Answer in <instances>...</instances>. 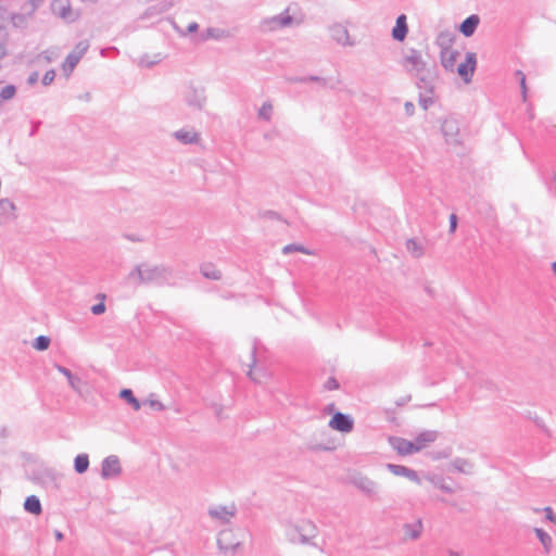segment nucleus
<instances>
[{
	"label": "nucleus",
	"instance_id": "44",
	"mask_svg": "<svg viewBox=\"0 0 556 556\" xmlns=\"http://www.w3.org/2000/svg\"><path fill=\"white\" fill-rule=\"evenodd\" d=\"M55 368H56V370H58L60 374H62L64 377H66V379H67V380L70 379V377H72V376H73L72 371H71L68 368H66V367H64V366H62V365H58V364H56V365H55Z\"/></svg>",
	"mask_w": 556,
	"mask_h": 556
},
{
	"label": "nucleus",
	"instance_id": "54",
	"mask_svg": "<svg viewBox=\"0 0 556 556\" xmlns=\"http://www.w3.org/2000/svg\"><path fill=\"white\" fill-rule=\"evenodd\" d=\"M545 511H546L547 519H549L551 521H555L556 520V518L553 516V510H552L551 507H546Z\"/></svg>",
	"mask_w": 556,
	"mask_h": 556
},
{
	"label": "nucleus",
	"instance_id": "12",
	"mask_svg": "<svg viewBox=\"0 0 556 556\" xmlns=\"http://www.w3.org/2000/svg\"><path fill=\"white\" fill-rule=\"evenodd\" d=\"M441 130H442V134L447 143H457L458 142L457 137H458V132H459V127H458V123L455 118H452V117L445 118L442 122Z\"/></svg>",
	"mask_w": 556,
	"mask_h": 556
},
{
	"label": "nucleus",
	"instance_id": "25",
	"mask_svg": "<svg viewBox=\"0 0 556 556\" xmlns=\"http://www.w3.org/2000/svg\"><path fill=\"white\" fill-rule=\"evenodd\" d=\"M404 532L405 535L408 536L412 540H416L420 536L422 532V522L420 519L413 523H406L404 525Z\"/></svg>",
	"mask_w": 556,
	"mask_h": 556
},
{
	"label": "nucleus",
	"instance_id": "42",
	"mask_svg": "<svg viewBox=\"0 0 556 556\" xmlns=\"http://www.w3.org/2000/svg\"><path fill=\"white\" fill-rule=\"evenodd\" d=\"M294 81H300V83L318 81V83H320L323 85L326 84V79L321 78V77H318V76H308V77H304V78H299V79H295Z\"/></svg>",
	"mask_w": 556,
	"mask_h": 556
},
{
	"label": "nucleus",
	"instance_id": "22",
	"mask_svg": "<svg viewBox=\"0 0 556 556\" xmlns=\"http://www.w3.org/2000/svg\"><path fill=\"white\" fill-rule=\"evenodd\" d=\"M408 33L406 16L401 14L397 16L395 26L392 29V36L397 41H403Z\"/></svg>",
	"mask_w": 556,
	"mask_h": 556
},
{
	"label": "nucleus",
	"instance_id": "45",
	"mask_svg": "<svg viewBox=\"0 0 556 556\" xmlns=\"http://www.w3.org/2000/svg\"><path fill=\"white\" fill-rule=\"evenodd\" d=\"M91 312L94 315H100L105 312V305L104 303H98L91 307Z\"/></svg>",
	"mask_w": 556,
	"mask_h": 556
},
{
	"label": "nucleus",
	"instance_id": "34",
	"mask_svg": "<svg viewBox=\"0 0 556 556\" xmlns=\"http://www.w3.org/2000/svg\"><path fill=\"white\" fill-rule=\"evenodd\" d=\"M16 93V88L13 85H7L0 91V106L4 101L11 100Z\"/></svg>",
	"mask_w": 556,
	"mask_h": 556
},
{
	"label": "nucleus",
	"instance_id": "47",
	"mask_svg": "<svg viewBox=\"0 0 556 556\" xmlns=\"http://www.w3.org/2000/svg\"><path fill=\"white\" fill-rule=\"evenodd\" d=\"M457 227V216L455 214L450 215V232H454Z\"/></svg>",
	"mask_w": 556,
	"mask_h": 556
},
{
	"label": "nucleus",
	"instance_id": "18",
	"mask_svg": "<svg viewBox=\"0 0 556 556\" xmlns=\"http://www.w3.org/2000/svg\"><path fill=\"white\" fill-rule=\"evenodd\" d=\"M455 40V33L451 29L441 30L435 38L440 51L451 50Z\"/></svg>",
	"mask_w": 556,
	"mask_h": 556
},
{
	"label": "nucleus",
	"instance_id": "4",
	"mask_svg": "<svg viewBox=\"0 0 556 556\" xmlns=\"http://www.w3.org/2000/svg\"><path fill=\"white\" fill-rule=\"evenodd\" d=\"M88 49H89V41L81 40L68 53V55L66 56V59L64 60V62L62 64V71L64 72L66 77H68L73 73L76 65L79 63V61L85 55V53L88 51Z\"/></svg>",
	"mask_w": 556,
	"mask_h": 556
},
{
	"label": "nucleus",
	"instance_id": "56",
	"mask_svg": "<svg viewBox=\"0 0 556 556\" xmlns=\"http://www.w3.org/2000/svg\"><path fill=\"white\" fill-rule=\"evenodd\" d=\"M54 536H55V539H56L58 541H62V540H63V538H64L63 533H62L61 531H59V530H55V531H54Z\"/></svg>",
	"mask_w": 556,
	"mask_h": 556
},
{
	"label": "nucleus",
	"instance_id": "27",
	"mask_svg": "<svg viewBox=\"0 0 556 556\" xmlns=\"http://www.w3.org/2000/svg\"><path fill=\"white\" fill-rule=\"evenodd\" d=\"M89 467V456L85 453L78 454L74 459V469L77 473H84Z\"/></svg>",
	"mask_w": 556,
	"mask_h": 556
},
{
	"label": "nucleus",
	"instance_id": "16",
	"mask_svg": "<svg viewBox=\"0 0 556 556\" xmlns=\"http://www.w3.org/2000/svg\"><path fill=\"white\" fill-rule=\"evenodd\" d=\"M391 446L400 454V455H410L416 453L413 441L403 439V438H391L390 439Z\"/></svg>",
	"mask_w": 556,
	"mask_h": 556
},
{
	"label": "nucleus",
	"instance_id": "61",
	"mask_svg": "<svg viewBox=\"0 0 556 556\" xmlns=\"http://www.w3.org/2000/svg\"><path fill=\"white\" fill-rule=\"evenodd\" d=\"M218 544L220 548H224V546L222 545V538L218 539Z\"/></svg>",
	"mask_w": 556,
	"mask_h": 556
},
{
	"label": "nucleus",
	"instance_id": "9",
	"mask_svg": "<svg viewBox=\"0 0 556 556\" xmlns=\"http://www.w3.org/2000/svg\"><path fill=\"white\" fill-rule=\"evenodd\" d=\"M352 484L367 496L374 497L378 494L379 486L370 478L362 475L352 478Z\"/></svg>",
	"mask_w": 556,
	"mask_h": 556
},
{
	"label": "nucleus",
	"instance_id": "11",
	"mask_svg": "<svg viewBox=\"0 0 556 556\" xmlns=\"http://www.w3.org/2000/svg\"><path fill=\"white\" fill-rule=\"evenodd\" d=\"M51 10L54 15L68 22L76 20V15L72 11L70 0H53L51 3Z\"/></svg>",
	"mask_w": 556,
	"mask_h": 556
},
{
	"label": "nucleus",
	"instance_id": "31",
	"mask_svg": "<svg viewBox=\"0 0 556 556\" xmlns=\"http://www.w3.org/2000/svg\"><path fill=\"white\" fill-rule=\"evenodd\" d=\"M59 56V53L55 49H48L42 51L36 56L37 63H51L54 60H56Z\"/></svg>",
	"mask_w": 556,
	"mask_h": 556
},
{
	"label": "nucleus",
	"instance_id": "37",
	"mask_svg": "<svg viewBox=\"0 0 556 556\" xmlns=\"http://www.w3.org/2000/svg\"><path fill=\"white\" fill-rule=\"evenodd\" d=\"M50 345V338L46 336H39L35 339L34 348L38 351H45Z\"/></svg>",
	"mask_w": 556,
	"mask_h": 556
},
{
	"label": "nucleus",
	"instance_id": "39",
	"mask_svg": "<svg viewBox=\"0 0 556 556\" xmlns=\"http://www.w3.org/2000/svg\"><path fill=\"white\" fill-rule=\"evenodd\" d=\"M67 382L75 392L81 393L83 380L78 376L73 375Z\"/></svg>",
	"mask_w": 556,
	"mask_h": 556
},
{
	"label": "nucleus",
	"instance_id": "58",
	"mask_svg": "<svg viewBox=\"0 0 556 556\" xmlns=\"http://www.w3.org/2000/svg\"><path fill=\"white\" fill-rule=\"evenodd\" d=\"M448 556H462V555L459 553H457V552L450 551L448 552Z\"/></svg>",
	"mask_w": 556,
	"mask_h": 556
},
{
	"label": "nucleus",
	"instance_id": "52",
	"mask_svg": "<svg viewBox=\"0 0 556 556\" xmlns=\"http://www.w3.org/2000/svg\"><path fill=\"white\" fill-rule=\"evenodd\" d=\"M108 51H114L115 53H118V50L115 47L101 49L100 53L102 56H106Z\"/></svg>",
	"mask_w": 556,
	"mask_h": 556
},
{
	"label": "nucleus",
	"instance_id": "23",
	"mask_svg": "<svg viewBox=\"0 0 556 556\" xmlns=\"http://www.w3.org/2000/svg\"><path fill=\"white\" fill-rule=\"evenodd\" d=\"M208 514L212 518L218 519L224 523L229 522L230 518L233 516V511L229 510L226 506L211 508Z\"/></svg>",
	"mask_w": 556,
	"mask_h": 556
},
{
	"label": "nucleus",
	"instance_id": "41",
	"mask_svg": "<svg viewBox=\"0 0 556 556\" xmlns=\"http://www.w3.org/2000/svg\"><path fill=\"white\" fill-rule=\"evenodd\" d=\"M54 78H55V72L53 70L47 71L42 77V85L49 86L50 84L53 83Z\"/></svg>",
	"mask_w": 556,
	"mask_h": 556
},
{
	"label": "nucleus",
	"instance_id": "53",
	"mask_svg": "<svg viewBox=\"0 0 556 556\" xmlns=\"http://www.w3.org/2000/svg\"><path fill=\"white\" fill-rule=\"evenodd\" d=\"M545 511H546L547 519H549L551 521H555L556 520V518L553 516V510H552L551 507H546Z\"/></svg>",
	"mask_w": 556,
	"mask_h": 556
},
{
	"label": "nucleus",
	"instance_id": "29",
	"mask_svg": "<svg viewBox=\"0 0 556 556\" xmlns=\"http://www.w3.org/2000/svg\"><path fill=\"white\" fill-rule=\"evenodd\" d=\"M452 466L454 469L465 475H470L473 472L472 464L464 458H456Z\"/></svg>",
	"mask_w": 556,
	"mask_h": 556
},
{
	"label": "nucleus",
	"instance_id": "57",
	"mask_svg": "<svg viewBox=\"0 0 556 556\" xmlns=\"http://www.w3.org/2000/svg\"><path fill=\"white\" fill-rule=\"evenodd\" d=\"M39 124H40V123L38 122V123H36V124L34 125V127L31 128V131H30V134H29L30 136H35V134H36V132H37V130H38Z\"/></svg>",
	"mask_w": 556,
	"mask_h": 556
},
{
	"label": "nucleus",
	"instance_id": "30",
	"mask_svg": "<svg viewBox=\"0 0 556 556\" xmlns=\"http://www.w3.org/2000/svg\"><path fill=\"white\" fill-rule=\"evenodd\" d=\"M201 273L207 279L219 280L222 278V273L213 264H203Z\"/></svg>",
	"mask_w": 556,
	"mask_h": 556
},
{
	"label": "nucleus",
	"instance_id": "17",
	"mask_svg": "<svg viewBox=\"0 0 556 556\" xmlns=\"http://www.w3.org/2000/svg\"><path fill=\"white\" fill-rule=\"evenodd\" d=\"M174 138L184 144L198 143L200 140V134L194 129H179L173 134Z\"/></svg>",
	"mask_w": 556,
	"mask_h": 556
},
{
	"label": "nucleus",
	"instance_id": "10",
	"mask_svg": "<svg viewBox=\"0 0 556 556\" xmlns=\"http://www.w3.org/2000/svg\"><path fill=\"white\" fill-rule=\"evenodd\" d=\"M122 471L119 459L115 455H110L102 460L101 476L104 479L117 477Z\"/></svg>",
	"mask_w": 556,
	"mask_h": 556
},
{
	"label": "nucleus",
	"instance_id": "50",
	"mask_svg": "<svg viewBox=\"0 0 556 556\" xmlns=\"http://www.w3.org/2000/svg\"><path fill=\"white\" fill-rule=\"evenodd\" d=\"M150 405L157 410L164 409V405L160 401H151Z\"/></svg>",
	"mask_w": 556,
	"mask_h": 556
},
{
	"label": "nucleus",
	"instance_id": "8",
	"mask_svg": "<svg viewBox=\"0 0 556 556\" xmlns=\"http://www.w3.org/2000/svg\"><path fill=\"white\" fill-rule=\"evenodd\" d=\"M329 427L333 430L349 433L353 430L354 420L350 415L338 412L331 417Z\"/></svg>",
	"mask_w": 556,
	"mask_h": 556
},
{
	"label": "nucleus",
	"instance_id": "43",
	"mask_svg": "<svg viewBox=\"0 0 556 556\" xmlns=\"http://www.w3.org/2000/svg\"><path fill=\"white\" fill-rule=\"evenodd\" d=\"M325 388L329 391L331 390H337L339 388V383L338 381L336 380V378L333 377H330L328 378V380L326 381L325 383Z\"/></svg>",
	"mask_w": 556,
	"mask_h": 556
},
{
	"label": "nucleus",
	"instance_id": "51",
	"mask_svg": "<svg viewBox=\"0 0 556 556\" xmlns=\"http://www.w3.org/2000/svg\"><path fill=\"white\" fill-rule=\"evenodd\" d=\"M198 28H199L198 23L192 22V23H190V24L188 25V27H187V31H188V33H194V31H197V30H198Z\"/></svg>",
	"mask_w": 556,
	"mask_h": 556
},
{
	"label": "nucleus",
	"instance_id": "35",
	"mask_svg": "<svg viewBox=\"0 0 556 556\" xmlns=\"http://www.w3.org/2000/svg\"><path fill=\"white\" fill-rule=\"evenodd\" d=\"M535 534L540 542L542 543V545L544 546L545 551L548 552L552 546V538L549 536V534H547L543 529L540 528H535Z\"/></svg>",
	"mask_w": 556,
	"mask_h": 556
},
{
	"label": "nucleus",
	"instance_id": "14",
	"mask_svg": "<svg viewBox=\"0 0 556 556\" xmlns=\"http://www.w3.org/2000/svg\"><path fill=\"white\" fill-rule=\"evenodd\" d=\"M331 38L342 46H353V41L350 39L349 30L341 24H334L330 27Z\"/></svg>",
	"mask_w": 556,
	"mask_h": 556
},
{
	"label": "nucleus",
	"instance_id": "13",
	"mask_svg": "<svg viewBox=\"0 0 556 556\" xmlns=\"http://www.w3.org/2000/svg\"><path fill=\"white\" fill-rule=\"evenodd\" d=\"M387 469L394 476L405 477L413 482H416L418 484L420 483V478H419L418 473L415 470H413L406 466L396 465V464H387Z\"/></svg>",
	"mask_w": 556,
	"mask_h": 556
},
{
	"label": "nucleus",
	"instance_id": "5",
	"mask_svg": "<svg viewBox=\"0 0 556 556\" xmlns=\"http://www.w3.org/2000/svg\"><path fill=\"white\" fill-rule=\"evenodd\" d=\"M293 23V17L289 13V8H287L280 14L266 17L261 22V27L265 31H275L278 29H282L291 26Z\"/></svg>",
	"mask_w": 556,
	"mask_h": 556
},
{
	"label": "nucleus",
	"instance_id": "15",
	"mask_svg": "<svg viewBox=\"0 0 556 556\" xmlns=\"http://www.w3.org/2000/svg\"><path fill=\"white\" fill-rule=\"evenodd\" d=\"M438 438L437 431L432 430H426L420 432L414 440L413 444L415 447L416 453L420 452L425 447H427L429 444L434 442Z\"/></svg>",
	"mask_w": 556,
	"mask_h": 556
},
{
	"label": "nucleus",
	"instance_id": "3",
	"mask_svg": "<svg viewBox=\"0 0 556 556\" xmlns=\"http://www.w3.org/2000/svg\"><path fill=\"white\" fill-rule=\"evenodd\" d=\"M286 535L291 543H309L317 534L316 526L309 520L288 522L285 528Z\"/></svg>",
	"mask_w": 556,
	"mask_h": 556
},
{
	"label": "nucleus",
	"instance_id": "33",
	"mask_svg": "<svg viewBox=\"0 0 556 556\" xmlns=\"http://www.w3.org/2000/svg\"><path fill=\"white\" fill-rule=\"evenodd\" d=\"M406 249L414 257L418 258L424 255L422 247L415 239L406 241Z\"/></svg>",
	"mask_w": 556,
	"mask_h": 556
},
{
	"label": "nucleus",
	"instance_id": "59",
	"mask_svg": "<svg viewBox=\"0 0 556 556\" xmlns=\"http://www.w3.org/2000/svg\"><path fill=\"white\" fill-rule=\"evenodd\" d=\"M551 188L556 192V177L554 178V185Z\"/></svg>",
	"mask_w": 556,
	"mask_h": 556
},
{
	"label": "nucleus",
	"instance_id": "46",
	"mask_svg": "<svg viewBox=\"0 0 556 556\" xmlns=\"http://www.w3.org/2000/svg\"><path fill=\"white\" fill-rule=\"evenodd\" d=\"M38 78H39V74L38 72H33L29 74V76L27 77V84L29 86H33L35 85L37 81H38Z\"/></svg>",
	"mask_w": 556,
	"mask_h": 556
},
{
	"label": "nucleus",
	"instance_id": "6",
	"mask_svg": "<svg viewBox=\"0 0 556 556\" xmlns=\"http://www.w3.org/2000/svg\"><path fill=\"white\" fill-rule=\"evenodd\" d=\"M184 100L190 108L200 111L205 105L206 97L203 89L190 86L184 93Z\"/></svg>",
	"mask_w": 556,
	"mask_h": 556
},
{
	"label": "nucleus",
	"instance_id": "20",
	"mask_svg": "<svg viewBox=\"0 0 556 556\" xmlns=\"http://www.w3.org/2000/svg\"><path fill=\"white\" fill-rule=\"evenodd\" d=\"M459 52L456 50L440 51L441 64L445 71L454 72Z\"/></svg>",
	"mask_w": 556,
	"mask_h": 556
},
{
	"label": "nucleus",
	"instance_id": "28",
	"mask_svg": "<svg viewBox=\"0 0 556 556\" xmlns=\"http://www.w3.org/2000/svg\"><path fill=\"white\" fill-rule=\"evenodd\" d=\"M121 399L125 400L135 410H139L141 408V404L139 400L134 395L130 389H123L119 392Z\"/></svg>",
	"mask_w": 556,
	"mask_h": 556
},
{
	"label": "nucleus",
	"instance_id": "19",
	"mask_svg": "<svg viewBox=\"0 0 556 556\" xmlns=\"http://www.w3.org/2000/svg\"><path fill=\"white\" fill-rule=\"evenodd\" d=\"M15 218V205L9 199L0 200V224L8 223Z\"/></svg>",
	"mask_w": 556,
	"mask_h": 556
},
{
	"label": "nucleus",
	"instance_id": "40",
	"mask_svg": "<svg viewBox=\"0 0 556 556\" xmlns=\"http://www.w3.org/2000/svg\"><path fill=\"white\" fill-rule=\"evenodd\" d=\"M516 75L520 79V88H521L522 98H523V100H526V98H527L526 76L521 71H517Z\"/></svg>",
	"mask_w": 556,
	"mask_h": 556
},
{
	"label": "nucleus",
	"instance_id": "49",
	"mask_svg": "<svg viewBox=\"0 0 556 556\" xmlns=\"http://www.w3.org/2000/svg\"><path fill=\"white\" fill-rule=\"evenodd\" d=\"M404 108H405V112H406V114H407V115H409V116H410V115H413V114H414V112H415V105H414L412 102H406V103H405V105H404Z\"/></svg>",
	"mask_w": 556,
	"mask_h": 556
},
{
	"label": "nucleus",
	"instance_id": "48",
	"mask_svg": "<svg viewBox=\"0 0 556 556\" xmlns=\"http://www.w3.org/2000/svg\"><path fill=\"white\" fill-rule=\"evenodd\" d=\"M255 352H256V346H255V345H253V348H252V364H250V365H249V367H250L249 376H250L252 379H254V378H253V376H252V367H254V366H255V364H256V359H255V356H254V355H255Z\"/></svg>",
	"mask_w": 556,
	"mask_h": 556
},
{
	"label": "nucleus",
	"instance_id": "2",
	"mask_svg": "<svg viewBox=\"0 0 556 556\" xmlns=\"http://www.w3.org/2000/svg\"><path fill=\"white\" fill-rule=\"evenodd\" d=\"M170 276L169 269L163 266L142 264L136 266L129 274V279L137 283H165Z\"/></svg>",
	"mask_w": 556,
	"mask_h": 556
},
{
	"label": "nucleus",
	"instance_id": "36",
	"mask_svg": "<svg viewBox=\"0 0 556 556\" xmlns=\"http://www.w3.org/2000/svg\"><path fill=\"white\" fill-rule=\"evenodd\" d=\"M273 113V105L270 102H264L258 110V117L265 121H269Z\"/></svg>",
	"mask_w": 556,
	"mask_h": 556
},
{
	"label": "nucleus",
	"instance_id": "60",
	"mask_svg": "<svg viewBox=\"0 0 556 556\" xmlns=\"http://www.w3.org/2000/svg\"><path fill=\"white\" fill-rule=\"evenodd\" d=\"M552 268H553V271L555 273L556 275V261L552 264Z\"/></svg>",
	"mask_w": 556,
	"mask_h": 556
},
{
	"label": "nucleus",
	"instance_id": "7",
	"mask_svg": "<svg viewBox=\"0 0 556 556\" xmlns=\"http://www.w3.org/2000/svg\"><path fill=\"white\" fill-rule=\"evenodd\" d=\"M476 66H477L476 53L467 52L465 62L460 63L457 66L456 72L462 77L464 83L469 84L472 79Z\"/></svg>",
	"mask_w": 556,
	"mask_h": 556
},
{
	"label": "nucleus",
	"instance_id": "21",
	"mask_svg": "<svg viewBox=\"0 0 556 556\" xmlns=\"http://www.w3.org/2000/svg\"><path fill=\"white\" fill-rule=\"evenodd\" d=\"M480 23V18L478 15L476 14H472L470 16H468L467 18H465L460 25H459V31L465 36V37H470L475 34L478 25Z\"/></svg>",
	"mask_w": 556,
	"mask_h": 556
},
{
	"label": "nucleus",
	"instance_id": "26",
	"mask_svg": "<svg viewBox=\"0 0 556 556\" xmlns=\"http://www.w3.org/2000/svg\"><path fill=\"white\" fill-rule=\"evenodd\" d=\"M203 39H215V40H222L228 37V33L225 29L216 28V27H208L205 29V31L202 35Z\"/></svg>",
	"mask_w": 556,
	"mask_h": 556
},
{
	"label": "nucleus",
	"instance_id": "1",
	"mask_svg": "<svg viewBox=\"0 0 556 556\" xmlns=\"http://www.w3.org/2000/svg\"><path fill=\"white\" fill-rule=\"evenodd\" d=\"M402 65L404 68L414 76L417 81V87L419 89H429L432 90V83L435 78L434 68H431L427 65V62L422 59L420 51L416 49H409L404 58Z\"/></svg>",
	"mask_w": 556,
	"mask_h": 556
},
{
	"label": "nucleus",
	"instance_id": "55",
	"mask_svg": "<svg viewBox=\"0 0 556 556\" xmlns=\"http://www.w3.org/2000/svg\"><path fill=\"white\" fill-rule=\"evenodd\" d=\"M33 7V10L37 9L45 0H29Z\"/></svg>",
	"mask_w": 556,
	"mask_h": 556
},
{
	"label": "nucleus",
	"instance_id": "24",
	"mask_svg": "<svg viewBox=\"0 0 556 556\" xmlns=\"http://www.w3.org/2000/svg\"><path fill=\"white\" fill-rule=\"evenodd\" d=\"M24 509L33 515H40L42 507L39 498L36 495L26 497L24 502Z\"/></svg>",
	"mask_w": 556,
	"mask_h": 556
},
{
	"label": "nucleus",
	"instance_id": "38",
	"mask_svg": "<svg viewBox=\"0 0 556 556\" xmlns=\"http://www.w3.org/2000/svg\"><path fill=\"white\" fill-rule=\"evenodd\" d=\"M283 254H289L291 252H302L304 254H311V252L303 245L299 244H288L282 249Z\"/></svg>",
	"mask_w": 556,
	"mask_h": 556
},
{
	"label": "nucleus",
	"instance_id": "32",
	"mask_svg": "<svg viewBox=\"0 0 556 556\" xmlns=\"http://www.w3.org/2000/svg\"><path fill=\"white\" fill-rule=\"evenodd\" d=\"M424 91L419 94V104L422 106L424 110H428L433 103V89L431 90V93L429 89H422Z\"/></svg>",
	"mask_w": 556,
	"mask_h": 556
}]
</instances>
